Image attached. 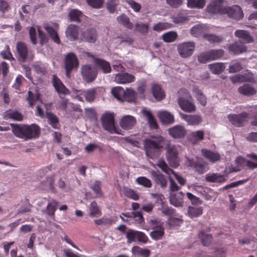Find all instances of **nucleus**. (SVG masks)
I'll return each instance as SVG.
<instances>
[{"instance_id":"f257e3e1","label":"nucleus","mask_w":257,"mask_h":257,"mask_svg":"<svg viewBox=\"0 0 257 257\" xmlns=\"http://www.w3.org/2000/svg\"><path fill=\"white\" fill-rule=\"evenodd\" d=\"M144 147L146 155L152 159L157 158L159 149L165 148L167 150V159L170 165L173 167L179 166L178 153L181 149L180 146L171 144L169 141L161 136H153L144 141Z\"/></svg>"},{"instance_id":"f03ea898","label":"nucleus","mask_w":257,"mask_h":257,"mask_svg":"<svg viewBox=\"0 0 257 257\" xmlns=\"http://www.w3.org/2000/svg\"><path fill=\"white\" fill-rule=\"evenodd\" d=\"M14 135L24 141L38 138L40 134V128L35 123L31 124H10Z\"/></svg>"},{"instance_id":"7ed1b4c3","label":"nucleus","mask_w":257,"mask_h":257,"mask_svg":"<svg viewBox=\"0 0 257 257\" xmlns=\"http://www.w3.org/2000/svg\"><path fill=\"white\" fill-rule=\"evenodd\" d=\"M178 101L182 110L188 112H193L196 110V106L194 103L189 99L192 97L186 89H180L178 92Z\"/></svg>"},{"instance_id":"20e7f679","label":"nucleus","mask_w":257,"mask_h":257,"mask_svg":"<svg viewBox=\"0 0 257 257\" xmlns=\"http://www.w3.org/2000/svg\"><path fill=\"white\" fill-rule=\"evenodd\" d=\"M101 123L103 128L110 134L123 135V131L116 126L113 113L106 112L101 116Z\"/></svg>"},{"instance_id":"39448f33","label":"nucleus","mask_w":257,"mask_h":257,"mask_svg":"<svg viewBox=\"0 0 257 257\" xmlns=\"http://www.w3.org/2000/svg\"><path fill=\"white\" fill-rule=\"evenodd\" d=\"M16 56L18 61L23 63L34 58V54L28 50L26 44L22 42H19L16 44Z\"/></svg>"},{"instance_id":"423d86ee","label":"nucleus","mask_w":257,"mask_h":257,"mask_svg":"<svg viewBox=\"0 0 257 257\" xmlns=\"http://www.w3.org/2000/svg\"><path fill=\"white\" fill-rule=\"evenodd\" d=\"M195 47V45L193 42H185L178 45L177 50L181 57L187 58L193 54Z\"/></svg>"},{"instance_id":"0eeeda50","label":"nucleus","mask_w":257,"mask_h":257,"mask_svg":"<svg viewBox=\"0 0 257 257\" xmlns=\"http://www.w3.org/2000/svg\"><path fill=\"white\" fill-rule=\"evenodd\" d=\"M79 62L76 55L72 52L68 53L65 59V67L67 76L69 77L70 72L73 69L77 68Z\"/></svg>"},{"instance_id":"6e6552de","label":"nucleus","mask_w":257,"mask_h":257,"mask_svg":"<svg viewBox=\"0 0 257 257\" xmlns=\"http://www.w3.org/2000/svg\"><path fill=\"white\" fill-rule=\"evenodd\" d=\"M81 74L83 78L87 82H91L96 78L97 71L96 68L87 64L82 66Z\"/></svg>"},{"instance_id":"1a4fd4ad","label":"nucleus","mask_w":257,"mask_h":257,"mask_svg":"<svg viewBox=\"0 0 257 257\" xmlns=\"http://www.w3.org/2000/svg\"><path fill=\"white\" fill-rule=\"evenodd\" d=\"M113 80L117 84H126L134 82L136 78L132 74L121 71L114 75Z\"/></svg>"},{"instance_id":"9d476101","label":"nucleus","mask_w":257,"mask_h":257,"mask_svg":"<svg viewBox=\"0 0 257 257\" xmlns=\"http://www.w3.org/2000/svg\"><path fill=\"white\" fill-rule=\"evenodd\" d=\"M223 11L224 14H227L229 17L234 19L240 20L243 16L242 10L238 6L224 7Z\"/></svg>"},{"instance_id":"9b49d317","label":"nucleus","mask_w":257,"mask_h":257,"mask_svg":"<svg viewBox=\"0 0 257 257\" xmlns=\"http://www.w3.org/2000/svg\"><path fill=\"white\" fill-rule=\"evenodd\" d=\"M186 164L189 167H193L199 174H203L209 169L207 164L201 159H198L195 161L193 159L187 158Z\"/></svg>"},{"instance_id":"f8f14e48","label":"nucleus","mask_w":257,"mask_h":257,"mask_svg":"<svg viewBox=\"0 0 257 257\" xmlns=\"http://www.w3.org/2000/svg\"><path fill=\"white\" fill-rule=\"evenodd\" d=\"M123 215L126 217V219H124L121 216V218L123 220L128 222L129 224H132L133 223L136 224H140L144 221V217L142 213L140 211H134L132 213H126L123 214Z\"/></svg>"},{"instance_id":"ddd939ff","label":"nucleus","mask_w":257,"mask_h":257,"mask_svg":"<svg viewBox=\"0 0 257 257\" xmlns=\"http://www.w3.org/2000/svg\"><path fill=\"white\" fill-rule=\"evenodd\" d=\"M137 123L136 118L131 115H125L123 116L119 120L120 126L124 130L132 129Z\"/></svg>"},{"instance_id":"4468645a","label":"nucleus","mask_w":257,"mask_h":257,"mask_svg":"<svg viewBox=\"0 0 257 257\" xmlns=\"http://www.w3.org/2000/svg\"><path fill=\"white\" fill-rule=\"evenodd\" d=\"M223 0H214L206 8L207 13L211 14H224V7H221Z\"/></svg>"},{"instance_id":"2eb2a0df","label":"nucleus","mask_w":257,"mask_h":257,"mask_svg":"<svg viewBox=\"0 0 257 257\" xmlns=\"http://www.w3.org/2000/svg\"><path fill=\"white\" fill-rule=\"evenodd\" d=\"M87 56L91 57L93 59V62L95 64L98 68L101 69L104 73H109L111 71V67L109 63L101 59L95 58L93 55L89 52H86Z\"/></svg>"},{"instance_id":"dca6fc26","label":"nucleus","mask_w":257,"mask_h":257,"mask_svg":"<svg viewBox=\"0 0 257 257\" xmlns=\"http://www.w3.org/2000/svg\"><path fill=\"white\" fill-rule=\"evenodd\" d=\"M170 135L175 139H181L186 134V130L185 127L181 125H177L168 130Z\"/></svg>"},{"instance_id":"f3484780","label":"nucleus","mask_w":257,"mask_h":257,"mask_svg":"<svg viewBox=\"0 0 257 257\" xmlns=\"http://www.w3.org/2000/svg\"><path fill=\"white\" fill-rule=\"evenodd\" d=\"M247 116L248 114L243 112L239 114H229L228 118L233 125L239 126L242 125Z\"/></svg>"},{"instance_id":"a211bd4d","label":"nucleus","mask_w":257,"mask_h":257,"mask_svg":"<svg viewBox=\"0 0 257 257\" xmlns=\"http://www.w3.org/2000/svg\"><path fill=\"white\" fill-rule=\"evenodd\" d=\"M184 194L182 192L171 193L169 201L170 203L175 207H182L183 204Z\"/></svg>"},{"instance_id":"6ab92c4d","label":"nucleus","mask_w":257,"mask_h":257,"mask_svg":"<svg viewBox=\"0 0 257 257\" xmlns=\"http://www.w3.org/2000/svg\"><path fill=\"white\" fill-rule=\"evenodd\" d=\"M181 118L185 120L188 125H198L202 122V118L198 115H188L182 112L179 113Z\"/></svg>"},{"instance_id":"aec40b11","label":"nucleus","mask_w":257,"mask_h":257,"mask_svg":"<svg viewBox=\"0 0 257 257\" xmlns=\"http://www.w3.org/2000/svg\"><path fill=\"white\" fill-rule=\"evenodd\" d=\"M97 34L94 29H88L81 33V38L89 43H94L97 39Z\"/></svg>"},{"instance_id":"412c9836","label":"nucleus","mask_w":257,"mask_h":257,"mask_svg":"<svg viewBox=\"0 0 257 257\" xmlns=\"http://www.w3.org/2000/svg\"><path fill=\"white\" fill-rule=\"evenodd\" d=\"M204 138V132L202 130L192 132L188 137L187 139L189 142L193 145L197 144L202 141Z\"/></svg>"},{"instance_id":"4be33fe9","label":"nucleus","mask_w":257,"mask_h":257,"mask_svg":"<svg viewBox=\"0 0 257 257\" xmlns=\"http://www.w3.org/2000/svg\"><path fill=\"white\" fill-rule=\"evenodd\" d=\"M158 116L160 121L166 124H171L174 122L173 114L166 110H161L158 112Z\"/></svg>"},{"instance_id":"5701e85b","label":"nucleus","mask_w":257,"mask_h":257,"mask_svg":"<svg viewBox=\"0 0 257 257\" xmlns=\"http://www.w3.org/2000/svg\"><path fill=\"white\" fill-rule=\"evenodd\" d=\"M208 27L204 24H197L193 26L190 30L191 34L195 37H200L203 36L204 37L205 33L207 31Z\"/></svg>"},{"instance_id":"b1692460","label":"nucleus","mask_w":257,"mask_h":257,"mask_svg":"<svg viewBox=\"0 0 257 257\" xmlns=\"http://www.w3.org/2000/svg\"><path fill=\"white\" fill-rule=\"evenodd\" d=\"M79 31V28L77 26L70 25L66 30V37L70 41L76 40L78 39Z\"/></svg>"},{"instance_id":"393cba45","label":"nucleus","mask_w":257,"mask_h":257,"mask_svg":"<svg viewBox=\"0 0 257 257\" xmlns=\"http://www.w3.org/2000/svg\"><path fill=\"white\" fill-rule=\"evenodd\" d=\"M151 174L153 179L161 187L165 188L167 186V181L164 176L158 171H152Z\"/></svg>"},{"instance_id":"a878e982","label":"nucleus","mask_w":257,"mask_h":257,"mask_svg":"<svg viewBox=\"0 0 257 257\" xmlns=\"http://www.w3.org/2000/svg\"><path fill=\"white\" fill-rule=\"evenodd\" d=\"M205 180L212 183H223L226 181V176L219 173H208L205 175Z\"/></svg>"},{"instance_id":"bb28decb","label":"nucleus","mask_w":257,"mask_h":257,"mask_svg":"<svg viewBox=\"0 0 257 257\" xmlns=\"http://www.w3.org/2000/svg\"><path fill=\"white\" fill-rule=\"evenodd\" d=\"M52 82L56 91L59 94H66L68 93V90L65 87L60 79L55 75L53 77Z\"/></svg>"},{"instance_id":"cd10ccee","label":"nucleus","mask_w":257,"mask_h":257,"mask_svg":"<svg viewBox=\"0 0 257 257\" xmlns=\"http://www.w3.org/2000/svg\"><path fill=\"white\" fill-rule=\"evenodd\" d=\"M229 52L234 55H238L246 50V47L240 42H237L229 46Z\"/></svg>"},{"instance_id":"c85d7f7f","label":"nucleus","mask_w":257,"mask_h":257,"mask_svg":"<svg viewBox=\"0 0 257 257\" xmlns=\"http://www.w3.org/2000/svg\"><path fill=\"white\" fill-rule=\"evenodd\" d=\"M233 83L241 82L244 81H251L253 79L252 73H245L244 75L237 74L230 78Z\"/></svg>"},{"instance_id":"c756f323","label":"nucleus","mask_w":257,"mask_h":257,"mask_svg":"<svg viewBox=\"0 0 257 257\" xmlns=\"http://www.w3.org/2000/svg\"><path fill=\"white\" fill-rule=\"evenodd\" d=\"M142 113L148 120L149 126L151 129H156L157 128V123L154 116L151 112L145 108L142 110Z\"/></svg>"},{"instance_id":"7c9ffc66","label":"nucleus","mask_w":257,"mask_h":257,"mask_svg":"<svg viewBox=\"0 0 257 257\" xmlns=\"http://www.w3.org/2000/svg\"><path fill=\"white\" fill-rule=\"evenodd\" d=\"M151 91L154 97L158 100L163 99L165 96V93L161 86L157 84L152 85Z\"/></svg>"},{"instance_id":"2f4dec72","label":"nucleus","mask_w":257,"mask_h":257,"mask_svg":"<svg viewBox=\"0 0 257 257\" xmlns=\"http://www.w3.org/2000/svg\"><path fill=\"white\" fill-rule=\"evenodd\" d=\"M192 92L194 96L197 99V100L203 106H205L207 103V99L202 91L198 87L194 86L193 88Z\"/></svg>"},{"instance_id":"473e14b6","label":"nucleus","mask_w":257,"mask_h":257,"mask_svg":"<svg viewBox=\"0 0 257 257\" xmlns=\"http://www.w3.org/2000/svg\"><path fill=\"white\" fill-rule=\"evenodd\" d=\"M235 36L243 40L245 43H249L253 42V38L246 31L238 30L234 33Z\"/></svg>"},{"instance_id":"72a5a7b5","label":"nucleus","mask_w":257,"mask_h":257,"mask_svg":"<svg viewBox=\"0 0 257 257\" xmlns=\"http://www.w3.org/2000/svg\"><path fill=\"white\" fill-rule=\"evenodd\" d=\"M240 93L245 95H252L256 93L255 89L250 84H244L238 89Z\"/></svg>"},{"instance_id":"f704fd0d","label":"nucleus","mask_w":257,"mask_h":257,"mask_svg":"<svg viewBox=\"0 0 257 257\" xmlns=\"http://www.w3.org/2000/svg\"><path fill=\"white\" fill-rule=\"evenodd\" d=\"M206 0H187V6L190 9H202L206 4Z\"/></svg>"},{"instance_id":"c9c22d12","label":"nucleus","mask_w":257,"mask_h":257,"mask_svg":"<svg viewBox=\"0 0 257 257\" xmlns=\"http://www.w3.org/2000/svg\"><path fill=\"white\" fill-rule=\"evenodd\" d=\"M201 152L202 155L211 162H215L220 158V155L218 153L206 149H202Z\"/></svg>"},{"instance_id":"e433bc0d","label":"nucleus","mask_w":257,"mask_h":257,"mask_svg":"<svg viewBox=\"0 0 257 257\" xmlns=\"http://www.w3.org/2000/svg\"><path fill=\"white\" fill-rule=\"evenodd\" d=\"M27 99L29 101V105L31 107H32L37 101H40L42 103L41 100L40 99V94H39L36 90H35L34 92L29 91L28 96Z\"/></svg>"},{"instance_id":"4c0bfd02","label":"nucleus","mask_w":257,"mask_h":257,"mask_svg":"<svg viewBox=\"0 0 257 257\" xmlns=\"http://www.w3.org/2000/svg\"><path fill=\"white\" fill-rule=\"evenodd\" d=\"M111 93L117 100L124 101V90L120 86L113 87L111 89Z\"/></svg>"},{"instance_id":"58836bf2","label":"nucleus","mask_w":257,"mask_h":257,"mask_svg":"<svg viewBox=\"0 0 257 257\" xmlns=\"http://www.w3.org/2000/svg\"><path fill=\"white\" fill-rule=\"evenodd\" d=\"M203 213L202 207L189 206L188 210V216L193 218L200 216Z\"/></svg>"},{"instance_id":"ea45409f","label":"nucleus","mask_w":257,"mask_h":257,"mask_svg":"<svg viewBox=\"0 0 257 257\" xmlns=\"http://www.w3.org/2000/svg\"><path fill=\"white\" fill-rule=\"evenodd\" d=\"M90 212L89 215L92 217H97L101 215L100 209L96 202L93 201L91 203L89 207Z\"/></svg>"},{"instance_id":"a19ab883","label":"nucleus","mask_w":257,"mask_h":257,"mask_svg":"<svg viewBox=\"0 0 257 257\" xmlns=\"http://www.w3.org/2000/svg\"><path fill=\"white\" fill-rule=\"evenodd\" d=\"M58 204V202L54 199L50 200L46 207L45 210L46 213L50 216L54 215L57 209Z\"/></svg>"},{"instance_id":"79ce46f5","label":"nucleus","mask_w":257,"mask_h":257,"mask_svg":"<svg viewBox=\"0 0 257 257\" xmlns=\"http://www.w3.org/2000/svg\"><path fill=\"white\" fill-rule=\"evenodd\" d=\"M178 37L177 33L175 31H169L164 33L162 38L163 41L167 43L174 42Z\"/></svg>"},{"instance_id":"37998d69","label":"nucleus","mask_w":257,"mask_h":257,"mask_svg":"<svg viewBox=\"0 0 257 257\" xmlns=\"http://www.w3.org/2000/svg\"><path fill=\"white\" fill-rule=\"evenodd\" d=\"M44 28L47 33L49 34L52 39L56 43L59 44L60 40L56 31L50 26L45 25Z\"/></svg>"},{"instance_id":"c03bdc74","label":"nucleus","mask_w":257,"mask_h":257,"mask_svg":"<svg viewBox=\"0 0 257 257\" xmlns=\"http://www.w3.org/2000/svg\"><path fill=\"white\" fill-rule=\"evenodd\" d=\"M211 72L213 74H219L222 72L225 67L222 63H215L208 65Z\"/></svg>"},{"instance_id":"a18cd8bd","label":"nucleus","mask_w":257,"mask_h":257,"mask_svg":"<svg viewBox=\"0 0 257 257\" xmlns=\"http://www.w3.org/2000/svg\"><path fill=\"white\" fill-rule=\"evenodd\" d=\"M46 117L49 123L54 128H58L59 123L57 117L53 113L49 112L46 113Z\"/></svg>"},{"instance_id":"49530a36","label":"nucleus","mask_w":257,"mask_h":257,"mask_svg":"<svg viewBox=\"0 0 257 257\" xmlns=\"http://www.w3.org/2000/svg\"><path fill=\"white\" fill-rule=\"evenodd\" d=\"M172 25L168 23L159 22L155 24L153 26V30L157 32L172 28Z\"/></svg>"},{"instance_id":"de8ad7c7","label":"nucleus","mask_w":257,"mask_h":257,"mask_svg":"<svg viewBox=\"0 0 257 257\" xmlns=\"http://www.w3.org/2000/svg\"><path fill=\"white\" fill-rule=\"evenodd\" d=\"M132 252L134 253L133 256L137 257V255H142L144 257H148L150 254V251L148 249H144L138 246L132 248Z\"/></svg>"},{"instance_id":"09e8293b","label":"nucleus","mask_w":257,"mask_h":257,"mask_svg":"<svg viewBox=\"0 0 257 257\" xmlns=\"http://www.w3.org/2000/svg\"><path fill=\"white\" fill-rule=\"evenodd\" d=\"M124 101L127 102L135 101L136 99V92L133 89L127 88L124 90Z\"/></svg>"},{"instance_id":"8fccbe9b","label":"nucleus","mask_w":257,"mask_h":257,"mask_svg":"<svg viewBox=\"0 0 257 257\" xmlns=\"http://www.w3.org/2000/svg\"><path fill=\"white\" fill-rule=\"evenodd\" d=\"M164 234V228H160L159 229H153L150 232V236L152 239L157 240L162 238Z\"/></svg>"},{"instance_id":"3c124183","label":"nucleus","mask_w":257,"mask_h":257,"mask_svg":"<svg viewBox=\"0 0 257 257\" xmlns=\"http://www.w3.org/2000/svg\"><path fill=\"white\" fill-rule=\"evenodd\" d=\"M7 117L16 121H22L23 118V115L18 111H9L7 113Z\"/></svg>"},{"instance_id":"603ef678","label":"nucleus","mask_w":257,"mask_h":257,"mask_svg":"<svg viewBox=\"0 0 257 257\" xmlns=\"http://www.w3.org/2000/svg\"><path fill=\"white\" fill-rule=\"evenodd\" d=\"M138 231L133 229H128L125 233L126 237L127 239V243H131L137 241Z\"/></svg>"},{"instance_id":"864d4df0","label":"nucleus","mask_w":257,"mask_h":257,"mask_svg":"<svg viewBox=\"0 0 257 257\" xmlns=\"http://www.w3.org/2000/svg\"><path fill=\"white\" fill-rule=\"evenodd\" d=\"M69 16L71 21L79 22L80 21V19L82 17V14L80 11L74 9L72 10L70 12Z\"/></svg>"},{"instance_id":"5fc2aeb1","label":"nucleus","mask_w":257,"mask_h":257,"mask_svg":"<svg viewBox=\"0 0 257 257\" xmlns=\"http://www.w3.org/2000/svg\"><path fill=\"white\" fill-rule=\"evenodd\" d=\"M117 20L118 22L123 25L124 27L132 29L133 28V25L130 22L127 17L125 15H121L117 17Z\"/></svg>"},{"instance_id":"6e6d98bb","label":"nucleus","mask_w":257,"mask_h":257,"mask_svg":"<svg viewBox=\"0 0 257 257\" xmlns=\"http://www.w3.org/2000/svg\"><path fill=\"white\" fill-rule=\"evenodd\" d=\"M198 235L204 245H208L212 241V236L209 234H205L203 232H200Z\"/></svg>"},{"instance_id":"4d7b16f0","label":"nucleus","mask_w":257,"mask_h":257,"mask_svg":"<svg viewBox=\"0 0 257 257\" xmlns=\"http://www.w3.org/2000/svg\"><path fill=\"white\" fill-rule=\"evenodd\" d=\"M173 22L176 24H183L187 22L188 19L185 15L183 13H179L172 18Z\"/></svg>"},{"instance_id":"13d9d810","label":"nucleus","mask_w":257,"mask_h":257,"mask_svg":"<svg viewBox=\"0 0 257 257\" xmlns=\"http://www.w3.org/2000/svg\"><path fill=\"white\" fill-rule=\"evenodd\" d=\"M208 52L211 61L218 59L223 55V51L221 49L212 50Z\"/></svg>"},{"instance_id":"bf43d9fd","label":"nucleus","mask_w":257,"mask_h":257,"mask_svg":"<svg viewBox=\"0 0 257 257\" xmlns=\"http://www.w3.org/2000/svg\"><path fill=\"white\" fill-rule=\"evenodd\" d=\"M138 184L147 188H150L152 186V183L149 179L145 177H139L136 179Z\"/></svg>"},{"instance_id":"052dcab7","label":"nucleus","mask_w":257,"mask_h":257,"mask_svg":"<svg viewBox=\"0 0 257 257\" xmlns=\"http://www.w3.org/2000/svg\"><path fill=\"white\" fill-rule=\"evenodd\" d=\"M157 165L162 170V171L167 174L169 176L171 175V173L173 171L172 169L168 168L167 164L165 163L164 160H159Z\"/></svg>"},{"instance_id":"680f3d73","label":"nucleus","mask_w":257,"mask_h":257,"mask_svg":"<svg viewBox=\"0 0 257 257\" xmlns=\"http://www.w3.org/2000/svg\"><path fill=\"white\" fill-rule=\"evenodd\" d=\"M204 38L212 43H219L222 41V38L221 36L212 34H205Z\"/></svg>"},{"instance_id":"e2e57ef3","label":"nucleus","mask_w":257,"mask_h":257,"mask_svg":"<svg viewBox=\"0 0 257 257\" xmlns=\"http://www.w3.org/2000/svg\"><path fill=\"white\" fill-rule=\"evenodd\" d=\"M198 61L200 63H206L211 61L209 52L201 53L198 56Z\"/></svg>"},{"instance_id":"0e129e2a","label":"nucleus","mask_w":257,"mask_h":257,"mask_svg":"<svg viewBox=\"0 0 257 257\" xmlns=\"http://www.w3.org/2000/svg\"><path fill=\"white\" fill-rule=\"evenodd\" d=\"M136 30L142 34L147 33L149 30V24L138 23L135 26Z\"/></svg>"},{"instance_id":"69168bd1","label":"nucleus","mask_w":257,"mask_h":257,"mask_svg":"<svg viewBox=\"0 0 257 257\" xmlns=\"http://www.w3.org/2000/svg\"><path fill=\"white\" fill-rule=\"evenodd\" d=\"M1 55L5 59L14 60L13 55L10 51V47L8 45L6 46L5 49L1 51Z\"/></svg>"},{"instance_id":"338daca9","label":"nucleus","mask_w":257,"mask_h":257,"mask_svg":"<svg viewBox=\"0 0 257 257\" xmlns=\"http://www.w3.org/2000/svg\"><path fill=\"white\" fill-rule=\"evenodd\" d=\"M124 195L133 200H137L139 199V195L132 189L126 188L123 192Z\"/></svg>"},{"instance_id":"774afa93","label":"nucleus","mask_w":257,"mask_h":257,"mask_svg":"<svg viewBox=\"0 0 257 257\" xmlns=\"http://www.w3.org/2000/svg\"><path fill=\"white\" fill-rule=\"evenodd\" d=\"M86 2L89 6L95 9H100L103 3V0H86Z\"/></svg>"}]
</instances>
